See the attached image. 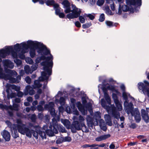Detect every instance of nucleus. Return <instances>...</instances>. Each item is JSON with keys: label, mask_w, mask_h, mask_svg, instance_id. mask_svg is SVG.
<instances>
[{"label": "nucleus", "mask_w": 149, "mask_h": 149, "mask_svg": "<svg viewBox=\"0 0 149 149\" xmlns=\"http://www.w3.org/2000/svg\"><path fill=\"white\" fill-rule=\"evenodd\" d=\"M27 43L31 47L36 48L38 54L42 56L37 57L36 59V63L37 64L42 60H45V61L41 63L42 65L43 66V69L44 71L41 73V76L39 77V80H35L33 86L34 88H39L42 86V84L40 83V81H47L49 76L51 74L52 69L53 66V56L50 54L49 50L43 44L36 41L31 40L27 41ZM47 83V81L46 84Z\"/></svg>", "instance_id": "nucleus-1"}, {"label": "nucleus", "mask_w": 149, "mask_h": 149, "mask_svg": "<svg viewBox=\"0 0 149 149\" xmlns=\"http://www.w3.org/2000/svg\"><path fill=\"white\" fill-rule=\"evenodd\" d=\"M27 44H27L25 42L22 43L20 44L17 43L14 46V49L16 52L14 51L13 48L12 46L6 47L5 49H3L6 50L9 47H12L13 50L10 51L9 54L11 53L12 56L14 58H16L18 56L20 58L24 59L25 58L24 54L26 52V50L29 48V46L31 47L28 43Z\"/></svg>", "instance_id": "nucleus-2"}, {"label": "nucleus", "mask_w": 149, "mask_h": 149, "mask_svg": "<svg viewBox=\"0 0 149 149\" xmlns=\"http://www.w3.org/2000/svg\"><path fill=\"white\" fill-rule=\"evenodd\" d=\"M63 7L65 9L64 11L66 13H68L71 12L67 15V17L68 19H73L77 18L81 14V10L77 8L76 6L73 4L72 5V9L71 10L70 7V4L67 0L63 1L62 3Z\"/></svg>", "instance_id": "nucleus-3"}, {"label": "nucleus", "mask_w": 149, "mask_h": 149, "mask_svg": "<svg viewBox=\"0 0 149 149\" xmlns=\"http://www.w3.org/2000/svg\"><path fill=\"white\" fill-rule=\"evenodd\" d=\"M16 122L17 124L12 125L9 121H6V123L11 129H16L17 128L18 132L21 134L23 135L25 134L27 136L31 137V134L30 130L25 127V125L22 123L21 120L20 119H17Z\"/></svg>", "instance_id": "nucleus-4"}, {"label": "nucleus", "mask_w": 149, "mask_h": 149, "mask_svg": "<svg viewBox=\"0 0 149 149\" xmlns=\"http://www.w3.org/2000/svg\"><path fill=\"white\" fill-rule=\"evenodd\" d=\"M98 91H100V88H101L104 93V97L107 103L110 105L111 104V98L107 93L108 90L111 91L112 92H116L117 94L120 93L118 90L115 89V86L113 85H110L108 84H104L103 82V84H99L98 86Z\"/></svg>", "instance_id": "nucleus-5"}, {"label": "nucleus", "mask_w": 149, "mask_h": 149, "mask_svg": "<svg viewBox=\"0 0 149 149\" xmlns=\"http://www.w3.org/2000/svg\"><path fill=\"white\" fill-rule=\"evenodd\" d=\"M82 102L83 106L80 102H78L76 103L77 107L79 110L81 112L83 115H85L87 113V109L92 115L91 112H92V108L91 104L88 103L86 104V100L85 99H82Z\"/></svg>", "instance_id": "nucleus-6"}, {"label": "nucleus", "mask_w": 149, "mask_h": 149, "mask_svg": "<svg viewBox=\"0 0 149 149\" xmlns=\"http://www.w3.org/2000/svg\"><path fill=\"white\" fill-rule=\"evenodd\" d=\"M100 103L102 106L106 109L112 117L116 119H119L120 117V113L116 111V107L114 104L111 105L110 107L107 106L106 102L103 98L101 99Z\"/></svg>", "instance_id": "nucleus-7"}, {"label": "nucleus", "mask_w": 149, "mask_h": 149, "mask_svg": "<svg viewBox=\"0 0 149 149\" xmlns=\"http://www.w3.org/2000/svg\"><path fill=\"white\" fill-rule=\"evenodd\" d=\"M3 63L4 70L6 73L9 74L10 76H16L17 73L14 71L8 68L13 69L14 67V65L13 62L9 60L6 59L3 61Z\"/></svg>", "instance_id": "nucleus-8"}, {"label": "nucleus", "mask_w": 149, "mask_h": 149, "mask_svg": "<svg viewBox=\"0 0 149 149\" xmlns=\"http://www.w3.org/2000/svg\"><path fill=\"white\" fill-rule=\"evenodd\" d=\"M57 123L55 122L54 124H53V125H51L49 127V129L47 130V125H44L43 127V130H45L46 133L50 136H53L54 135V133L57 134L58 133V130L56 128L57 127Z\"/></svg>", "instance_id": "nucleus-9"}, {"label": "nucleus", "mask_w": 149, "mask_h": 149, "mask_svg": "<svg viewBox=\"0 0 149 149\" xmlns=\"http://www.w3.org/2000/svg\"><path fill=\"white\" fill-rule=\"evenodd\" d=\"M127 114L129 115L131 113L132 116L139 115L140 112L137 109H134L133 105L132 102L129 103V105L125 108Z\"/></svg>", "instance_id": "nucleus-10"}, {"label": "nucleus", "mask_w": 149, "mask_h": 149, "mask_svg": "<svg viewBox=\"0 0 149 149\" xmlns=\"http://www.w3.org/2000/svg\"><path fill=\"white\" fill-rule=\"evenodd\" d=\"M144 83L145 85L141 82L138 83L139 88L140 90H142L144 94L146 93L149 98V83L146 80L144 81Z\"/></svg>", "instance_id": "nucleus-11"}, {"label": "nucleus", "mask_w": 149, "mask_h": 149, "mask_svg": "<svg viewBox=\"0 0 149 149\" xmlns=\"http://www.w3.org/2000/svg\"><path fill=\"white\" fill-rule=\"evenodd\" d=\"M73 127L71 128L72 131L73 132H76V130H81L82 128L84 127L86 128V126L85 124L83 123H80L78 120L74 121L73 123Z\"/></svg>", "instance_id": "nucleus-12"}, {"label": "nucleus", "mask_w": 149, "mask_h": 149, "mask_svg": "<svg viewBox=\"0 0 149 149\" xmlns=\"http://www.w3.org/2000/svg\"><path fill=\"white\" fill-rule=\"evenodd\" d=\"M127 3L128 5L134 6L136 8L141 5V0H127Z\"/></svg>", "instance_id": "nucleus-13"}, {"label": "nucleus", "mask_w": 149, "mask_h": 149, "mask_svg": "<svg viewBox=\"0 0 149 149\" xmlns=\"http://www.w3.org/2000/svg\"><path fill=\"white\" fill-rule=\"evenodd\" d=\"M35 93V91L33 90L32 87L29 85L26 86L24 90V93L25 95L29 94L30 95H33Z\"/></svg>", "instance_id": "nucleus-14"}, {"label": "nucleus", "mask_w": 149, "mask_h": 149, "mask_svg": "<svg viewBox=\"0 0 149 149\" xmlns=\"http://www.w3.org/2000/svg\"><path fill=\"white\" fill-rule=\"evenodd\" d=\"M130 95V94L128 93L125 92H123L122 96L123 99L125 100L124 103L125 108L129 105V103H128V97H129Z\"/></svg>", "instance_id": "nucleus-15"}, {"label": "nucleus", "mask_w": 149, "mask_h": 149, "mask_svg": "<svg viewBox=\"0 0 149 149\" xmlns=\"http://www.w3.org/2000/svg\"><path fill=\"white\" fill-rule=\"evenodd\" d=\"M148 109H147V111H145L144 109L141 110V116L143 119L145 121L146 123H148L149 122V116L148 115Z\"/></svg>", "instance_id": "nucleus-16"}, {"label": "nucleus", "mask_w": 149, "mask_h": 149, "mask_svg": "<svg viewBox=\"0 0 149 149\" xmlns=\"http://www.w3.org/2000/svg\"><path fill=\"white\" fill-rule=\"evenodd\" d=\"M1 135L6 141H9L10 139V136L9 132L4 130L1 132Z\"/></svg>", "instance_id": "nucleus-17"}, {"label": "nucleus", "mask_w": 149, "mask_h": 149, "mask_svg": "<svg viewBox=\"0 0 149 149\" xmlns=\"http://www.w3.org/2000/svg\"><path fill=\"white\" fill-rule=\"evenodd\" d=\"M110 136V135L109 134L101 135L96 138L95 140L97 141H100L108 139Z\"/></svg>", "instance_id": "nucleus-18"}, {"label": "nucleus", "mask_w": 149, "mask_h": 149, "mask_svg": "<svg viewBox=\"0 0 149 149\" xmlns=\"http://www.w3.org/2000/svg\"><path fill=\"white\" fill-rule=\"evenodd\" d=\"M93 118L95 120L96 125H97L98 124V120L101 118L100 113V112L98 111L94 113Z\"/></svg>", "instance_id": "nucleus-19"}, {"label": "nucleus", "mask_w": 149, "mask_h": 149, "mask_svg": "<svg viewBox=\"0 0 149 149\" xmlns=\"http://www.w3.org/2000/svg\"><path fill=\"white\" fill-rule=\"evenodd\" d=\"M87 123L91 125H96L95 120L94 118H91L90 115H88L86 118Z\"/></svg>", "instance_id": "nucleus-20"}, {"label": "nucleus", "mask_w": 149, "mask_h": 149, "mask_svg": "<svg viewBox=\"0 0 149 149\" xmlns=\"http://www.w3.org/2000/svg\"><path fill=\"white\" fill-rule=\"evenodd\" d=\"M54 102H49L48 104H45V108L47 110L49 111L52 110V109H54Z\"/></svg>", "instance_id": "nucleus-21"}, {"label": "nucleus", "mask_w": 149, "mask_h": 149, "mask_svg": "<svg viewBox=\"0 0 149 149\" xmlns=\"http://www.w3.org/2000/svg\"><path fill=\"white\" fill-rule=\"evenodd\" d=\"M105 120L107 124L111 126L112 125L111 120L110 116L109 115L106 114L104 116Z\"/></svg>", "instance_id": "nucleus-22"}, {"label": "nucleus", "mask_w": 149, "mask_h": 149, "mask_svg": "<svg viewBox=\"0 0 149 149\" xmlns=\"http://www.w3.org/2000/svg\"><path fill=\"white\" fill-rule=\"evenodd\" d=\"M100 126L102 130L105 131H106L107 128L104 121L102 119L100 120Z\"/></svg>", "instance_id": "nucleus-23"}, {"label": "nucleus", "mask_w": 149, "mask_h": 149, "mask_svg": "<svg viewBox=\"0 0 149 149\" xmlns=\"http://www.w3.org/2000/svg\"><path fill=\"white\" fill-rule=\"evenodd\" d=\"M114 103L117 109V110L116 109V111L120 113L119 111H121L123 109V107L119 101L114 102Z\"/></svg>", "instance_id": "nucleus-24"}, {"label": "nucleus", "mask_w": 149, "mask_h": 149, "mask_svg": "<svg viewBox=\"0 0 149 149\" xmlns=\"http://www.w3.org/2000/svg\"><path fill=\"white\" fill-rule=\"evenodd\" d=\"M61 122L67 129H69L70 128V123L68 120L67 119L62 120H61Z\"/></svg>", "instance_id": "nucleus-25"}, {"label": "nucleus", "mask_w": 149, "mask_h": 149, "mask_svg": "<svg viewBox=\"0 0 149 149\" xmlns=\"http://www.w3.org/2000/svg\"><path fill=\"white\" fill-rule=\"evenodd\" d=\"M30 131L31 133V137L27 136L30 138H31L32 136V134H33V136H34L36 139H38V134L39 133V131H35L33 130H30L27 127Z\"/></svg>", "instance_id": "nucleus-26"}, {"label": "nucleus", "mask_w": 149, "mask_h": 149, "mask_svg": "<svg viewBox=\"0 0 149 149\" xmlns=\"http://www.w3.org/2000/svg\"><path fill=\"white\" fill-rule=\"evenodd\" d=\"M6 87H9L15 90V91H19L20 89V88L19 87L17 86L13 85H10L7 84L6 85Z\"/></svg>", "instance_id": "nucleus-27"}, {"label": "nucleus", "mask_w": 149, "mask_h": 149, "mask_svg": "<svg viewBox=\"0 0 149 149\" xmlns=\"http://www.w3.org/2000/svg\"><path fill=\"white\" fill-rule=\"evenodd\" d=\"M24 69L25 72L27 74H31L32 73L31 69L28 65H25L24 67Z\"/></svg>", "instance_id": "nucleus-28"}, {"label": "nucleus", "mask_w": 149, "mask_h": 149, "mask_svg": "<svg viewBox=\"0 0 149 149\" xmlns=\"http://www.w3.org/2000/svg\"><path fill=\"white\" fill-rule=\"evenodd\" d=\"M18 105L17 104L14 103L13 106H8V108L9 109L11 110H18Z\"/></svg>", "instance_id": "nucleus-29"}, {"label": "nucleus", "mask_w": 149, "mask_h": 149, "mask_svg": "<svg viewBox=\"0 0 149 149\" xmlns=\"http://www.w3.org/2000/svg\"><path fill=\"white\" fill-rule=\"evenodd\" d=\"M119 3V7L118 8V11L116 12L117 14L120 15L122 13V10H121V3H123L122 0H117Z\"/></svg>", "instance_id": "nucleus-30"}, {"label": "nucleus", "mask_w": 149, "mask_h": 149, "mask_svg": "<svg viewBox=\"0 0 149 149\" xmlns=\"http://www.w3.org/2000/svg\"><path fill=\"white\" fill-rule=\"evenodd\" d=\"M6 74L9 75V77L8 79H4L5 80H9L10 82L11 83H18L16 78L11 77V76H10L9 74Z\"/></svg>", "instance_id": "nucleus-31"}, {"label": "nucleus", "mask_w": 149, "mask_h": 149, "mask_svg": "<svg viewBox=\"0 0 149 149\" xmlns=\"http://www.w3.org/2000/svg\"><path fill=\"white\" fill-rule=\"evenodd\" d=\"M29 53L31 57L33 58L36 55V51L35 49L33 48H31L30 49Z\"/></svg>", "instance_id": "nucleus-32"}, {"label": "nucleus", "mask_w": 149, "mask_h": 149, "mask_svg": "<svg viewBox=\"0 0 149 149\" xmlns=\"http://www.w3.org/2000/svg\"><path fill=\"white\" fill-rule=\"evenodd\" d=\"M78 122L80 123L85 124L84 123L85 118L84 116L80 115L78 117Z\"/></svg>", "instance_id": "nucleus-33"}, {"label": "nucleus", "mask_w": 149, "mask_h": 149, "mask_svg": "<svg viewBox=\"0 0 149 149\" xmlns=\"http://www.w3.org/2000/svg\"><path fill=\"white\" fill-rule=\"evenodd\" d=\"M50 112V113L51 115L54 117V118L52 119V121L53 123L54 122L55 123V122H56V121H54V120H55V119L54 118V117L56 116V113L55 112V111L54 109H52V110H50L49 111Z\"/></svg>", "instance_id": "nucleus-34"}, {"label": "nucleus", "mask_w": 149, "mask_h": 149, "mask_svg": "<svg viewBox=\"0 0 149 149\" xmlns=\"http://www.w3.org/2000/svg\"><path fill=\"white\" fill-rule=\"evenodd\" d=\"M44 1L46 4L48 6L52 5L55 2L53 0H44Z\"/></svg>", "instance_id": "nucleus-35"}, {"label": "nucleus", "mask_w": 149, "mask_h": 149, "mask_svg": "<svg viewBox=\"0 0 149 149\" xmlns=\"http://www.w3.org/2000/svg\"><path fill=\"white\" fill-rule=\"evenodd\" d=\"M105 9L106 13L108 15H112L113 14L111 11L110 10L109 7L107 6L105 7Z\"/></svg>", "instance_id": "nucleus-36"}, {"label": "nucleus", "mask_w": 149, "mask_h": 149, "mask_svg": "<svg viewBox=\"0 0 149 149\" xmlns=\"http://www.w3.org/2000/svg\"><path fill=\"white\" fill-rule=\"evenodd\" d=\"M39 134L42 139L46 138V133L44 131H39Z\"/></svg>", "instance_id": "nucleus-37"}, {"label": "nucleus", "mask_w": 149, "mask_h": 149, "mask_svg": "<svg viewBox=\"0 0 149 149\" xmlns=\"http://www.w3.org/2000/svg\"><path fill=\"white\" fill-rule=\"evenodd\" d=\"M64 142V137H61L57 139L56 141L57 144H60Z\"/></svg>", "instance_id": "nucleus-38"}, {"label": "nucleus", "mask_w": 149, "mask_h": 149, "mask_svg": "<svg viewBox=\"0 0 149 149\" xmlns=\"http://www.w3.org/2000/svg\"><path fill=\"white\" fill-rule=\"evenodd\" d=\"M14 130V132H12L13 136H14L15 138H17L18 137V134L17 131L18 130L17 128L16 129H13Z\"/></svg>", "instance_id": "nucleus-39"}, {"label": "nucleus", "mask_w": 149, "mask_h": 149, "mask_svg": "<svg viewBox=\"0 0 149 149\" xmlns=\"http://www.w3.org/2000/svg\"><path fill=\"white\" fill-rule=\"evenodd\" d=\"M25 60L27 63L30 64H32L33 63V60L29 57L26 58Z\"/></svg>", "instance_id": "nucleus-40"}, {"label": "nucleus", "mask_w": 149, "mask_h": 149, "mask_svg": "<svg viewBox=\"0 0 149 149\" xmlns=\"http://www.w3.org/2000/svg\"><path fill=\"white\" fill-rule=\"evenodd\" d=\"M65 99L63 97H61L59 100V103L61 106H63L65 104Z\"/></svg>", "instance_id": "nucleus-41"}, {"label": "nucleus", "mask_w": 149, "mask_h": 149, "mask_svg": "<svg viewBox=\"0 0 149 149\" xmlns=\"http://www.w3.org/2000/svg\"><path fill=\"white\" fill-rule=\"evenodd\" d=\"M14 62L16 64L17 66H20L22 64V62L21 60L16 59L14 60Z\"/></svg>", "instance_id": "nucleus-42"}, {"label": "nucleus", "mask_w": 149, "mask_h": 149, "mask_svg": "<svg viewBox=\"0 0 149 149\" xmlns=\"http://www.w3.org/2000/svg\"><path fill=\"white\" fill-rule=\"evenodd\" d=\"M112 97L113 100L114 102H115L119 101L116 94L113 93L112 95Z\"/></svg>", "instance_id": "nucleus-43"}, {"label": "nucleus", "mask_w": 149, "mask_h": 149, "mask_svg": "<svg viewBox=\"0 0 149 149\" xmlns=\"http://www.w3.org/2000/svg\"><path fill=\"white\" fill-rule=\"evenodd\" d=\"M121 8L123 11L124 12L127 11L129 10V7L126 5H123L122 7H121Z\"/></svg>", "instance_id": "nucleus-44"}, {"label": "nucleus", "mask_w": 149, "mask_h": 149, "mask_svg": "<svg viewBox=\"0 0 149 149\" xmlns=\"http://www.w3.org/2000/svg\"><path fill=\"white\" fill-rule=\"evenodd\" d=\"M104 2V0H98L97 2V4L98 6H100L103 4Z\"/></svg>", "instance_id": "nucleus-45"}, {"label": "nucleus", "mask_w": 149, "mask_h": 149, "mask_svg": "<svg viewBox=\"0 0 149 149\" xmlns=\"http://www.w3.org/2000/svg\"><path fill=\"white\" fill-rule=\"evenodd\" d=\"M38 65L36 63L35 65H32L31 68V70H32V72L36 70L38 67Z\"/></svg>", "instance_id": "nucleus-46"}, {"label": "nucleus", "mask_w": 149, "mask_h": 149, "mask_svg": "<svg viewBox=\"0 0 149 149\" xmlns=\"http://www.w3.org/2000/svg\"><path fill=\"white\" fill-rule=\"evenodd\" d=\"M105 19L104 15V14H102L100 17L99 19V20L100 22H103Z\"/></svg>", "instance_id": "nucleus-47"}, {"label": "nucleus", "mask_w": 149, "mask_h": 149, "mask_svg": "<svg viewBox=\"0 0 149 149\" xmlns=\"http://www.w3.org/2000/svg\"><path fill=\"white\" fill-rule=\"evenodd\" d=\"M30 118L32 122H35L36 118V116L35 114H32L31 115Z\"/></svg>", "instance_id": "nucleus-48"}, {"label": "nucleus", "mask_w": 149, "mask_h": 149, "mask_svg": "<svg viewBox=\"0 0 149 149\" xmlns=\"http://www.w3.org/2000/svg\"><path fill=\"white\" fill-rule=\"evenodd\" d=\"M0 108L2 109H6V110H8L9 109L8 106H7L6 105H4L2 104H0Z\"/></svg>", "instance_id": "nucleus-49"}, {"label": "nucleus", "mask_w": 149, "mask_h": 149, "mask_svg": "<svg viewBox=\"0 0 149 149\" xmlns=\"http://www.w3.org/2000/svg\"><path fill=\"white\" fill-rule=\"evenodd\" d=\"M71 140L70 137L69 136H65L64 138V142H70Z\"/></svg>", "instance_id": "nucleus-50"}, {"label": "nucleus", "mask_w": 149, "mask_h": 149, "mask_svg": "<svg viewBox=\"0 0 149 149\" xmlns=\"http://www.w3.org/2000/svg\"><path fill=\"white\" fill-rule=\"evenodd\" d=\"M25 81L28 84H30L31 82V79L29 76L26 77L25 78Z\"/></svg>", "instance_id": "nucleus-51"}, {"label": "nucleus", "mask_w": 149, "mask_h": 149, "mask_svg": "<svg viewBox=\"0 0 149 149\" xmlns=\"http://www.w3.org/2000/svg\"><path fill=\"white\" fill-rule=\"evenodd\" d=\"M79 19L80 22L83 23L85 22V20L84 18L82 16H79Z\"/></svg>", "instance_id": "nucleus-52"}, {"label": "nucleus", "mask_w": 149, "mask_h": 149, "mask_svg": "<svg viewBox=\"0 0 149 149\" xmlns=\"http://www.w3.org/2000/svg\"><path fill=\"white\" fill-rule=\"evenodd\" d=\"M106 23L107 25L109 26V27H111L113 26V23L109 21H106Z\"/></svg>", "instance_id": "nucleus-53"}, {"label": "nucleus", "mask_w": 149, "mask_h": 149, "mask_svg": "<svg viewBox=\"0 0 149 149\" xmlns=\"http://www.w3.org/2000/svg\"><path fill=\"white\" fill-rule=\"evenodd\" d=\"M134 117L136 120V122L137 123L139 122L141 119L140 115H139L135 116Z\"/></svg>", "instance_id": "nucleus-54"}, {"label": "nucleus", "mask_w": 149, "mask_h": 149, "mask_svg": "<svg viewBox=\"0 0 149 149\" xmlns=\"http://www.w3.org/2000/svg\"><path fill=\"white\" fill-rule=\"evenodd\" d=\"M37 109L39 111H42L43 110L42 106L40 105H38L37 107Z\"/></svg>", "instance_id": "nucleus-55"}, {"label": "nucleus", "mask_w": 149, "mask_h": 149, "mask_svg": "<svg viewBox=\"0 0 149 149\" xmlns=\"http://www.w3.org/2000/svg\"><path fill=\"white\" fill-rule=\"evenodd\" d=\"M91 149H97L98 148V145L95 144L91 145Z\"/></svg>", "instance_id": "nucleus-56"}, {"label": "nucleus", "mask_w": 149, "mask_h": 149, "mask_svg": "<svg viewBox=\"0 0 149 149\" xmlns=\"http://www.w3.org/2000/svg\"><path fill=\"white\" fill-rule=\"evenodd\" d=\"M87 16L91 20H93L95 18L94 16L91 14H88L87 15Z\"/></svg>", "instance_id": "nucleus-57"}, {"label": "nucleus", "mask_w": 149, "mask_h": 149, "mask_svg": "<svg viewBox=\"0 0 149 149\" xmlns=\"http://www.w3.org/2000/svg\"><path fill=\"white\" fill-rule=\"evenodd\" d=\"M38 116L39 119L40 120L42 119L44 117L43 113H39L38 114Z\"/></svg>", "instance_id": "nucleus-58"}, {"label": "nucleus", "mask_w": 149, "mask_h": 149, "mask_svg": "<svg viewBox=\"0 0 149 149\" xmlns=\"http://www.w3.org/2000/svg\"><path fill=\"white\" fill-rule=\"evenodd\" d=\"M73 111V114L76 115H78L79 114V113L78 110H77V109H75L73 110H72Z\"/></svg>", "instance_id": "nucleus-59"}, {"label": "nucleus", "mask_w": 149, "mask_h": 149, "mask_svg": "<svg viewBox=\"0 0 149 149\" xmlns=\"http://www.w3.org/2000/svg\"><path fill=\"white\" fill-rule=\"evenodd\" d=\"M114 142H112L111 144L110 145L109 148L111 149H113L115 148V146Z\"/></svg>", "instance_id": "nucleus-60"}, {"label": "nucleus", "mask_w": 149, "mask_h": 149, "mask_svg": "<svg viewBox=\"0 0 149 149\" xmlns=\"http://www.w3.org/2000/svg\"><path fill=\"white\" fill-rule=\"evenodd\" d=\"M23 95V93L21 91H19L17 94V96L19 97H22Z\"/></svg>", "instance_id": "nucleus-61"}, {"label": "nucleus", "mask_w": 149, "mask_h": 149, "mask_svg": "<svg viewBox=\"0 0 149 149\" xmlns=\"http://www.w3.org/2000/svg\"><path fill=\"white\" fill-rule=\"evenodd\" d=\"M75 26L78 27H80L81 26V24L79 21H77L75 22Z\"/></svg>", "instance_id": "nucleus-62"}, {"label": "nucleus", "mask_w": 149, "mask_h": 149, "mask_svg": "<svg viewBox=\"0 0 149 149\" xmlns=\"http://www.w3.org/2000/svg\"><path fill=\"white\" fill-rule=\"evenodd\" d=\"M60 8H58V9H56L55 10V13L56 15H58L60 13L61 11H60Z\"/></svg>", "instance_id": "nucleus-63"}, {"label": "nucleus", "mask_w": 149, "mask_h": 149, "mask_svg": "<svg viewBox=\"0 0 149 149\" xmlns=\"http://www.w3.org/2000/svg\"><path fill=\"white\" fill-rule=\"evenodd\" d=\"M62 95V92L59 91L58 93V94L55 96L56 98V99L57 98H58L60 96H61Z\"/></svg>", "instance_id": "nucleus-64"}]
</instances>
